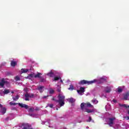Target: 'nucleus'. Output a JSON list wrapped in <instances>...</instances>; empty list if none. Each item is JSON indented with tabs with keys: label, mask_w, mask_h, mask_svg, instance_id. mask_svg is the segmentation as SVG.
<instances>
[{
	"label": "nucleus",
	"mask_w": 129,
	"mask_h": 129,
	"mask_svg": "<svg viewBox=\"0 0 129 129\" xmlns=\"http://www.w3.org/2000/svg\"><path fill=\"white\" fill-rule=\"evenodd\" d=\"M0 81H6V79L3 78L1 80H0Z\"/></svg>",
	"instance_id": "36"
},
{
	"label": "nucleus",
	"mask_w": 129,
	"mask_h": 129,
	"mask_svg": "<svg viewBox=\"0 0 129 129\" xmlns=\"http://www.w3.org/2000/svg\"><path fill=\"white\" fill-rule=\"evenodd\" d=\"M56 104L59 105L60 107L64 106L65 104V96L63 95V94H59L58 95V100L56 101Z\"/></svg>",
	"instance_id": "1"
},
{
	"label": "nucleus",
	"mask_w": 129,
	"mask_h": 129,
	"mask_svg": "<svg viewBox=\"0 0 129 129\" xmlns=\"http://www.w3.org/2000/svg\"><path fill=\"white\" fill-rule=\"evenodd\" d=\"M49 127H51V126L49 125Z\"/></svg>",
	"instance_id": "51"
},
{
	"label": "nucleus",
	"mask_w": 129,
	"mask_h": 129,
	"mask_svg": "<svg viewBox=\"0 0 129 129\" xmlns=\"http://www.w3.org/2000/svg\"><path fill=\"white\" fill-rule=\"evenodd\" d=\"M18 105L22 108H25V109H28L29 108V106H28V105L22 103H19Z\"/></svg>",
	"instance_id": "10"
},
{
	"label": "nucleus",
	"mask_w": 129,
	"mask_h": 129,
	"mask_svg": "<svg viewBox=\"0 0 129 129\" xmlns=\"http://www.w3.org/2000/svg\"><path fill=\"white\" fill-rule=\"evenodd\" d=\"M47 123H49V122H44L42 123V124H47Z\"/></svg>",
	"instance_id": "38"
},
{
	"label": "nucleus",
	"mask_w": 129,
	"mask_h": 129,
	"mask_svg": "<svg viewBox=\"0 0 129 129\" xmlns=\"http://www.w3.org/2000/svg\"><path fill=\"white\" fill-rule=\"evenodd\" d=\"M29 71L28 69H21V73H27Z\"/></svg>",
	"instance_id": "20"
},
{
	"label": "nucleus",
	"mask_w": 129,
	"mask_h": 129,
	"mask_svg": "<svg viewBox=\"0 0 129 129\" xmlns=\"http://www.w3.org/2000/svg\"><path fill=\"white\" fill-rule=\"evenodd\" d=\"M35 76H36V75L35 74V73H32L31 74H29L27 76V78H28V79H31V78H35Z\"/></svg>",
	"instance_id": "13"
},
{
	"label": "nucleus",
	"mask_w": 129,
	"mask_h": 129,
	"mask_svg": "<svg viewBox=\"0 0 129 129\" xmlns=\"http://www.w3.org/2000/svg\"><path fill=\"white\" fill-rule=\"evenodd\" d=\"M24 91H25L26 92H27V91H28V89L27 88H25L24 89Z\"/></svg>",
	"instance_id": "37"
},
{
	"label": "nucleus",
	"mask_w": 129,
	"mask_h": 129,
	"mask_svg": "<svg viewBox=\"0 0 129 129\" xmlns=\"http://www.w3.org/2000/svg\"><path fill=\"white\" fill-rule=\"evenodd\" d=\"M48 96H43V97H42V98H47V97H48Z\"/></svg>",
	"instance_id": "39"
},
{
	"label": "nucleus",
	"mask_w": 129,
	"mask_h": 129,
	"mask_svg": "<svg viewBox=\"0 0 129 129\" xmlns=\"http://www.w3.org/2000/svg\"><path fill=\"white\" fill-rule=\"evenodd\" d=\"M128 96H129V94L126 93L125 95H124V99H125V100H126V99L128 98Z\"/></svg>",
	"instance_id": "25"
},
{
	"label": "nucleus",
	"mask_w": 129,
	"mask_h": 129,
	"mask_svg": "<svg viewBox=\"0 0 129 129\" xmlns=\"http://www.w3.org/2000/svg\"><path fill=\"white\" fill-rule=\"evenodd\" d=\"M35 78H38L41 81H45V78L41 73H37V74L35 75Z\"/></svg>",
	"instance_id": "5"
},
{
	"label": "nucleus",
	"mask_w": 129,
	"mask_h": 129,
	"mask_svg": "<svg viewBox=\"0 0 129 129\" xmlns=\"http://www.w3.org/2000/svg\"><path fill=\"white\" fill-rule=\"evenodd\" d=\"M112 127H113L114 128H119V127H120V125H119V124L115 122L112 126Z\"/></svg>",
	"instance_id": "16"
},
{
	"label": "nucleus",
	"mask_w": 129,
	"mask_h": 129,
	"mask_svg": "<svg viewBox=\"0 0 129 129\" xmlns=\"http://www.w3.org/2000/svg\"><path fill=\"white\" fill-rule=\"evenodd\" d=\"M15 80H16V81H19L21 80V79L20 78V77H19V76H17L15 77Z\"/></svg>",
	"instance_id": "26"
},
{
	"label": "nucleus",
	"mask_w": 129,
	"mask_h": 129,
	"mask_svg": "<svg viewBox=\"0 0 129 129\" xmlns=\"http://www.w3.org/2000/svg\"><path fill=\"white\" fill-rule=\"evenodd\" d=\"M17 62L15 61H12L11 62V65L12 67H15L17 65Z\"/></svg>",
	"instance_id": "18"
},
{
	"label": "nucleus",
	"mask_w": 129,
	"mask_h": 129,
	"mask_svg": "<svg viewBox=\"0 0 129 129\" xmlns=\"http://www.w3.org/2000/svg\"><path fill=\"white\" fill-rule=\"evenodd\" d=\"M84 111L85 112H88V113H90L92 112H97V110L94 108L93 109H86Z\"/></svg>",
	"instance_id": "9"
},
{
	"label": "nucleus",
	"mask_w": 129,
	"mask_h": 129,
	"mask_svg": "<svg viewBox=\"0 0 129 129\" xmlns=\"http://www.w3.org/2000/svg\"><path fill=\"white\" fill-rule=\"evenodd\" d=\"M45 88V87L44 86H39L38 87L37 89L38 90H39V91L42 93V92H43V91H44V89Z\"/></svg>",
	"instance_id": "15"
},
{
	"label": "nucleus",
	"mask_w": 129,
	"mask_h": 129,
	"mask_svg": "<svg viewBox=\"0 0 129 129\" xmlns=\"http://www.w3.org/2000/svg\"><path fill=\"white\" fill-rule=\"evenodd\" d=\"M47 106H49V107H50V108H52V107H53V104H48L47 105Z\"/></svg>",
	"instance_id": "33"
},
{
	"label": "nucleus",
	"mask_w": 129,
	"mask_h": 129,
	"mask_svg": "<svg viewBox=\"0 0 129 129\" xmlns=\"http://www.w3.org/2000/svg\"><path fill=\"white\" fill-rule=\"evenodd\" d=\"M86 107H93V105H91L90 103H82L81 104V108L84 111L85 110V108Z\"/></svg>",
	"instance_id": "3"
},
{
	"label": "nucleus",
	"mask_w": 129,
	"mask_h": 129,
	"mask_svg": "<svg viewBox=\"0 0 129 129\" xmlns=\"http://www.w3.org/2000/svg\"><path fill=\"white\" fill-rule=\"evenodd\" d=\"M0 95L2 96V93L0 92Z\"/></svg>",
	"instance_id": "46"
},
{
	"label": "nucleus",
	"mask_w": 129,
	"mask_h": 129,
	"mask_svg": "<svg viewBox=\"0 0 129 129\" xmlns=\"http://www.w3.org/2000/svg\"><path fill=\"white\" fill-rule=\"evenodd\" d=\"M30 115H31V116H34L35 114H31Z\"/></svg>",
	"instance_id": "41"
},
{
	"label": "nucleus",
	"mask_w": 129,
	"mask_h": 129,
	"mask_svg": "<svg viewBox=\"0 0 129 129\" xmlns=\"http://www.w3.org/2000/svg\"><path fill=\"white\" fill-rule=\"evenodd\" d=\"M111 91V87H106L105 88V92H106V93H109Z\"/></svg>",
	"instance_id": "14"
},
{
	"label": "nucleus",
	"mask_w": 129,
	"mask_h": 129,
	"mask_svg": "<svg viewBox=\"0 0 129 129\" xmlns=\"http://www.w3.org/2000/svg\"><path fill=\"white\" fill-rule=\"evenodd\" d=\"M87 128H89V127H88V126H87Z\"/></svg>",
	"instance_id": "48"
},
{
	"label": "nucleus",
	"mask_w": 129,
	"mask_h": 129,
	"mask_svg": "<svg viewBox=\"0 0 129 129\" xmlns=\"http://www.w3.org/2000/svg\"><path fill=\"white\" fill-rule=\"evenodd\" d=\"M60 82H61V83H63V82H62V81H61Z\"/></svg>",
	"instance_id": "49"
},
{
	"label": "nucleus",
	"mask_w": 129,
	"mask_h": 129,
	"mask_svg": "<svg viewBox=\"0 0 129 129\" xmlns=\"http://www.w3.org/2000/svg\"><path fill=\"white\" fill-rule=\"evenodd\" d=\"M25 100H26V101H29V100H30L29 98H33V97H34V94H28L26 93L25 95Z\"/></svg>",
	"instance_id": "6"
},
{
	"label": "nucleus",
	"mask_w": 129,
	"mask_h": 129,
	"mask_svg": "<svg viewBox=\"0 0 129 129\" xmlns=\"http://www.w3.org/2000/svg\"><path fill=\"white\" fill-rule=\"evenodd\" d=\"M49 92L50 94H53V93H54V90L50 89H49Z\"/></svg>",
	"instance_id": "29"
},
{
	"label": "nucleus",
	"mask_w": 129,
	"mask_h": 129,
	"mask_svg": "<svg viewBox=\"0 0 129 129\" xmlns=\"http://www.w3.org/2000/svg\"><path fill=\"white\" fill-rule=\"evenodd\" d=\"M57 88H58V92H60V91H61V90H60V86L59 85H57Z\"/></svg>",
	"instance_id": "34"
},
{
	"label": "nucleus",
	"mask_w": 129,
	"mask_h": 129,
	"mask_svg": "<svg viewBox=\"0 0 129 129\" xmlns=\"http://www.w3.org/2000/svg\"><path fill=\"white\" fill-rule=\"evenodd\" d=\"M75 101V99H73V98L69 99L70 102H74Z\"/></svg>",
	"instance_id": "30"
},
{
	"label": "nucleus",
	"mask_w": 129,
	"mask_h": 129,
	"mask_svg": "<svg viewBox=\"0 0 129 129\" xmlns=\"http://www.w3.org/2000/svg\"><path fill=\"white\" fill-rule=\"evenodd\" d=\"M94 83H95V81H82L80 82L79 84L82 85H84V84H86V85H90V84H93Z\"/></svg>",
	"instance_id": "7"
},
{
	"label": "nucleus",
	"mask_w": 129,
	"mask_h": 129,
	"mask_svg": "<svg viewBox=\"0 0 129 129\" xmlns=\"http://www.w3.org/2000/svg\"><path fill=\"white\" fill-rule=\"evenodd\" d=\"M0 107H3V105L0 104Z\"/></svg>",
	"instance_id": "43"
},
{
	"label": "nucleus",
	"mask_w": 129,
	"mask_h": 129,
	"mask_svg": "<svg viewBox=\"0 0 129 129\" xmlns=\"http://www.w3.org/2000/svg\"><path fill=\"white\" fill-rule=\"evenodd\" d=\"M93 81H97L96 80H94Z\"/></svg>",
	"instance_id": "45"
},
{
	"label": "nucleus",
	"mask_w": 129,
	"mask_h": 129,
	"mask_svg": "<svg viewBox=\"0 0 129 129\" xmlns=\"http://www.w3.org/2000/svg\"><path fill=\"white\" fill-rule=\"evenodd\" d=\"M10 104L11 105H16V104H18V103H15L14 102H11L10 103Z\"/></svg>",
	"instance_id": "32"
},
{
	"label": "nucleus",
	"mask_w": 129,
	"mask_h": 129,
	"mask_svg": "<svg viewBox=\"0 0 129 129\" xmlns=\"http://www.w3.org/2000/svg\"><path fill=\"white\" fill-rule=\"evenodd\" d=\"M127 113L129 115V111H127Z\"/></svg>",
	"instance_id": "47"
},
{
	"label": "nucleus",
	"mask_w": 129,
	"mask_h": 129,
	"mask_svg": "<svg viewBox=\"0 0 129 129\" xmlns=\"http://www.w3.org/2000/svg\"><path fill=\"white\" fill-rule=\"evenodd\" d=\"M73 89H74V88H73V86L71 85L70 88H69V90H73Z\"/></svg>",
	"instance_id": "31"
},
{
	"label": "nucleus",
	"mask_w": 129,
	"mask_h": 129,
	"mask_svg": "<svg viewBox=\"0 0 129 129\" xmlns=\"http://www.w3.org/2000/svg\"><path fill=\"white\" fill-rule=\"evenodd\" d=\"M81 81H87V80H82Z\"/></svg>",
	"instance_id": "44"
},
{
	"label": "nucleus",
	"mask_w": 129,
	"mask_h": 129,
	"mask_svg": "<svg viewBox=\"0 0 129 129\" xmlns=\"http://www.w3.org/2000/svg\"><path fill=\"white\" fill-rule=\"evenodd\" d=\"M7 112V109L6 108H2L1 110V114H4Z\"/></svg>",
	"instance_id": "17"
},
{
	"label": "nucleus",
	"mask_w": 129,
	"mask_h": 129,
	"mask_svg": "<svg viewBox=\"0 0 129 129\" xmlns=\"http://www.w3.org/2000/svg\"><path fill=\"white\" fill-rule=\"evenodd\" d=\"M30 111H32V110H33V108H30Z\"/></svg>",
	"instance_id": "42"
},
{
	"label": "nucleus",
	"mask_w": 129,
	"mask_h": 129,
	"mask_svg": "<svg viewBox=\"0 0 129 129\" xmlns=\"http://www.w3.org/2000/svg\"><path fill=\"white\" fill-rule=\"evenodd\" d=\"M77 91L80 95H83V94H84V92H85V88L81 87L80 90H77Z\"/></svg>",
	"instance_id": "8"
},
{
	"label": "nucleus",
	"mask_w": 129,
	"mask_h": 129,
	"mask_svg": "<svg viewBox=\"0 0 129 129\" xmlns=\"http://www.w3.org/2000/svg\"><path fill=\"white\" fill-rule=\"evenodd\" d=\"M100 80H103V81H106L107 80V78L105 76H103L100 78Z\"/></svg>",
	"instance_id": "19"
},
{
	"label": "nucleus",
	"mask_w": 129,
	"mask_h": 129,
	"mask_svg": "<svg viewBox=\"0 0 129 129\" xmlns=\"http://www.w3.org/2000/svg\"><path fill=\"white\" fill-rule=\"evenodd\" d=\"M12 93H14V92H12Z\"/></svg>",
	"instance_id": "52"
},
{
	"label": "nucleus",
	"mask_w": 129,
	"mask_h": 129,
	"mask_svg": "<svg viewBox=\"0 0 129 129\" xmlns=\"http://www.w3.org/2000/svg\"><path fill=\"white\" fill-rule=\"evenodd\" d=\"M123 119L124 120H129V116H124Z\"/></svg>",
	"instance_id": "28"
},
{
	"label": "nucleus",
	"mask_w": 129,
	"mask_h": 129,
	"mask_svg": "<svg viewBox=\"0 0 129 129\" xmlns=\"http://www.w3.org/2000/svg\"><path fill=\"white\" fill-rule=\"evenodd\" d=\"M87 121H88V122L91 121V117H89V119L87 120Z\"/></svg>",
	"instance_id": "35"
},
{
	"label": "nucleus",
	"mask_w": 129,
	"mask_h": 129,
	"mask_svg": "<svg viewBox=\"0 0 129 129\" xmlns=\"http://www.w3.org/2000/svg\"><path fill=\"white\" fill-rule=\"evenodd\" d=\"M7 84H8V82L7 81L0 82V88L4 87L5 85H7Z\"/></svg>",
	"instance_id": "12"
},
{
	"label": "nucleus",
	"mask_w": 129,
	"mask_h": 129,
	"mask_svg": "<svg viewBox=\"0 0 129 129\" xmlns=\"http://www.w3.org/2000/svg\"><path fill=\"white\" fill-rule=\"evenodd\" d=\"M46 75H47V76H48V77L53 78V77L55 76V74L53 73V71H50V72L47 73Z\"/></svg>",
	"instance_id": "11"
},
{
	"label": "nucleus",
	"mask_w": 129,
	"mask_h": 129,
	"mask_svg": "<svg viewBox=\"0 0 129 129\" xmlns=\"http://www.w3.org/2000/svg\"><path fill=\"white\" fill-rule=\"evenodd\" d=\"M3 93L4 94H8L9 93H10V90H8V89H5L4 91H3Z\"/></svg>",
	"instance_id": "23"
},
{
	"label": "nucleus",
	"mask_w": 129,
	"mask_h": 129,
	"mask_svg": "<svg viewBox=\"0 0 129 129\" xmlns=\"http://www.w3.org/2000/svg\"><path fill=\"white\" fill-rule=\"evenodd\" d=\"M16 84H18V83H17V82H16Z\"/></svg>",
	"instance_id": "50"
},
{
	"label": "nucleus",
	"mask_w": 129,
	"mask_h": 129,
	"mask_svg": "<svg viewBox=\"0 0 129 129\" xmlns=\"http://www.w3.org/2000/svg\"><path fill=\"white\" fill-rule=\"evenodd\" d=\"M107 124L109 125V126H113L114 123H115V117H109L106 120Z\"/></svg>",
	"instance_id": "2"
},
{
	"label": "nucleus",
	"mask_w": 129,
	"mask_h": 129,
	"mask_svg": "<svg viewBox=\"0 0 129 129\" xmlns=\"http://www.w3.org/2000/svg\"><path fill=\"white\" fill-rule=\"evenodd\" d=\"M105 108L107 110H108L109 109H110V105L109 104H107V105H106L105 106Z\"/></svg>",
	"instance_id": "27"
},
{
	"label": "nucleus",
	"mask_w": 129,
	"mask_h": 129,
	"mask_svg": "<svg viewBox=\"0 0 129 129\" xmlns=\"http://www.w3.org/2000/svg\"><path fill=\"white\" fill-rule=\"evenodd\" d=\"M19 98H20V96H19L18 95L16 96L15 97H13V99L15 101H17V100H18V99H19Z\"/></svg>",
	"instance_id": "22"
},
{
	"label": "nucleus",
	"mask_w": 129,
	"mask_h": 129,
	"mask_svg": "<svg viewBox=\"0 0 129 129\" xmlns=\"http://www.w3.org/2000/svg\"><path fill=\"white\" fill-rule=\"evenodd\" d=\"M68 81H70V80H68Z\"/></svg>",
	"instance_id": "53"
},
{
	"label": "nucleus",
	"mask_w": 129,
	"mask_h": 129,
	"mask_svg": "<svg viewBox=\"0 0 129 129\" xmlns=\"http://www.w3.org/2000/svg\"><path fill=\"white\" fill-rule=\"evenodd\" d=\"M61 78H62V74L59 73H56L54 75V76L53 77V80L54 81H58V80H60V81H62V79H61Z\"/></svg>",
	"instance_id": "4"
},
{
	"label": "nucleus",
	"mask_w": 129,
	"mask_h": 129,
	"mask_svg": "<svg viewBox=\"0 0 129 129\" xmlns=\"http://www.w3.org/2000/svg\"><path fill=\"white\" fill-rule=\"evenodd\" d=\"M112 102H114V103H116V100H112Z\"/></svg>",
	"instance_id": "40"
},
{
	"label": "nucleus",
	"mask_w": 129,
	"mask_h": 129,
	"mask_svg": "<svg viewBox=\"0 0 129 129\" xmlns=\"http://www.w3.org/2000/svg\"><path fill=\"white\" fill-rule=\"evenodd\" d=\"M117 89V92H118V93H121V92H122V89L120 87H119Z\"/></svg>",
	"instance_id": "21"
},
{
	"label": "nucleus",
	"mask_w": 129,
	"mask_h": 129,
	"mask_svg": "<svg viewBox=\"0 0 129 129\" xmlns=\"http://www.w3.org/2000/svg\"><path fill=\"white\" fill-rule=\"evenodd\" d=\"M92 102H93V103H94V104H97V103H98V101L96 99H94L93 100H92Z\"/></svg>",
	"instance_id": "24"
}]
</instances>
